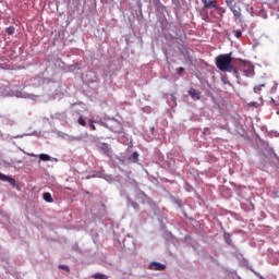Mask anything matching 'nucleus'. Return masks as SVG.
<instances>
[{
  "label": "nucleus",
  "instance_id": "f257e3e1",
  "mask_svg": "<svg viewBox=\"0 0 279 279\" xmlns=\"http://www.w3.org/2000/svg\"><path fill=\"white\" fill-rule=\"evenodd\" d=\"M216 66L222 73H239L232 65V53L219 54L216 57Z\"/></svg>",
  "mask_w": 279,
  "mask_h": 279
},
{
  "label": "nucleus",
  "instance_id": "6ab92c4d",
  "mask_svg": "<svg viewBox=\"0 0 279 279\" xmlns=\"http://www.w3.org/2000/svg\"><path fill=\"white\" fill-rule=\"evenodd\" d=\"M89 125H90V128L94 132H95V130H97V128L95 126V121L94 120H89Z\"/></svg>",
  "mask_w": 279,
  "mask_h": 279
},
{
  "label": "nucleus",
  "instance_id": "9b49d317",
  "mask_svg": "<svg viewBox=\"0 0 279 279\" xmlns=\"http://www.w3.org/2000/svg\"><path fill=\"white\" fill-rule=\"evenodd\" d=\"M129 160L131 162H138V153L137 151H134L130 157H129Z\"/></svg>",
  "mask_w": 279,
  "mask_h": 279
},
{
  "label": "nucleus",
  "instance_id": "4468645a",
  "mask_svg": "<svg viewBox=\"0 0 279 279\" xmlns=\"http://www.w3.org/2000/svg\"><path fill=\"white\" fill-rule=\"evenodd\" d=\"M265 88V84H260L254 87V93H260Z\"/></svg>",
  "mask_w": 279,
  "mask_h": 279
},
{
  "label": "nucleus",
  "instance_id": "9d476101",
  "mask_svg": "<svg viewBox=\"0 0 279 279\" xmlns=\"http://www.w3.org/2000/svg\"><path fill=\"white\" fill-rule=\"evenodd\" d=\"M92 278L93 279H108L109 277H108V275H104L101 272H96V274L92 275Z\"/></svg>",
  "mask_w": 279,
  "mask_h": 279
},
{
  "label": "nucleus",
  "instance_id": "6e6552de",
  "mask_svg": "<svg viewBox=\"0 0 279 279\" xmlns=\"http://www.w3.org/2000/svg\"><path fill=\"white\" fill-rule=\"evenodd\" d=\"M153 5L160 12L161 10H165V7L160 0H149Z\"/></svg>",
  "mask_w": 279,
  "mask_h": 279
},
{
  "label": "nucleus",
  "instance_id": "f3484780",
  "mask_svg": "<svg viewBox=\"0 0 279 279\" xmlns=\"http://www.w3.org/2000/svg\"><path fill=\"white\" fill-rule=\"evenodd\" d=\"M14 32H15L14 26H9V27L7 28V34H9L10 36H12V34H14Z\"/></svg>",
  "mask_w": 279,
  "mask_h": 279
},
{
  "label": "nucleus",
  "instance_id": "4be33fe9",
  "mask_svg": "<svg viewBox=\"0 0 279 279\" xmlns=\"http://www.w3.org/2000/svg\"><path fill=\"white\" fill-rule=\"evenodd\" d=\"M184 71V68H177V73L179 75H182V72Z\"/></svg>",
  "mask_w": 279,
  "mask_h": 279
},
{
  "label": "nucleus",
  "instance_id": "f8f14e48",
  "mask_svg": "<svg viewBox=\"0 0 279 279\" xmlns=\"http://www.w3.org/2000/svg\"><path fill=\"white\" fill-rule=\"evenodd\" d=\"M39 158H40L44 162H49V160H51V157H50L49 155H46V154L39 155Z\"/></svg>",
  "mask_w": 279,
  "mask_h": 279
},
{
  "label": "nucleus",
  "instance_id": "a211bd4d",
  "mask_svg": "<svg viewBox=\"0 0 279 279\" xmlns=\"http://www.w3.org/2000/svg\"><path fill=\"white\" fill-rule=\"evenodd\" d=\"M246 11L248 12V14L251 16H254V9L253 8H250V5H246Z\"/></svg>",
  "mask_w": 279,
  "mask_h": 279
},
{
  "label": "nucleus",
  "instance_id": "f03ea898",
  "mask_svg": "<svg viewBox=\"0 0 279 279\" xmlns=\"http://www.w3.org/2000/svg\"><path fill=\"white\" fill-rule=\"evenodd\" d=\"M226 3L229 10L232 12L234 21L238 23H243L245 20L243 17V12L241 11V4L236 3L234 0L226 1Z\"/></svg>",
  "mask_w": 279,
  "mask_h": 279
},
{
  "label": "nucleus",
  "instance_id": "423d86ee",
  "mask_svg": "<svg viewBox=\"0 0 279 279\" xmlns=\"http://www.w3.org/2000/svg\"><path fill=\"white\" fill-rule=\"evenodd\" d=\"M204 8H219V4H217V0H203Z\"/></svg>",
  "mask_w": 279,
  "mask_h": 279
},
{
  "label": "nucleus",
  "instance_id": "2eb2a0df",
  "mask_svg": "<svg viewBox=\"0 0 279 279\" xmlns=\"http://www.w3.org/2000/svg\"><path fill=\"white\" fill-rule=\"evenodd\" d=\"M233 34L235 38H241V36H243V32L241 29L233 31Z\"/></svg>",
  "mask_w": 279,
  "mask_h": 279
},
{
  "label": "nucleus",
  "instance_id": "aec40b11",
  "mask_svg": "<svg viewBox=\"0 0 279 279\" xmlns=\"http://www.w3.org/2000/svg\"><path fill=\"white\" fill-rule=\"evenodd\" d=\"M216 10H218V12H220V14H226V9H223L219 5H218V8H216Z\"/></svg>",
  "mask_w": 279,
  "mask_h": 279
},
{
  "label": "nucleus",
  "instance_id": "7ed1b4c3",
  "mask_svg": "<svg viewBox=\"0 0 279 279\" xmlns=\"http://www.w3.org/2000/svg\"><path fill=\"white\" fill-rule=\"evenodd\" d=\"M148 269H151L153 271H165V269H167V266L158 262H153L149 264Z\"/></svg>",
  "mask_w": 279,
  "mask_h": 279
},
{
  "label": "nucleus",
  "instance_id": "1a4fd4ad",
  "mask_svg": "<svg viewBox=\"0 0 279 279\" xmlns=\"http://www.w3.org/2000/svg\"><path fill=\"white\" fill-rule=\"evenodd\" d=\"M43 197H44L45 202H47L48 204H53V197L51 196V193L45 192L43 194Z\"/></svg>",
  "mask_w": 279,
  "mask_h": 279
},
{
  "label": "nucleus",
  "instance_id": "412c9836",
  "mask_svg": "<svg viewBox=\"0 0 279 279\" xmlns=\"http://www.w3.org/2000/svg\"><path fill=\"white\" fill-rule=\"evenodd\" d=\"M59 267H60V269H64V271H68V272L71 271V269L69 268V266L61 265V266H59Z\"/></svg>",
  "mask_w": 279,
  "mask_h": 279
},
{
  "label": "nucleus",
  "instance_id": "5701e85b",
  "mask_svg": "<svg viewBox=\"0 0 279 279\" xmlns=\"http://www.w3.org/2000/svg\"><path fill=\"white\" fill-rule=\"evenodd\" d=\"M205 132H210V130L209 129H205Z\"/></svg>",
  "mask_w": 279,
  "mask_h": 279
},
{
  "label": "nucleus",
  "instance_id": "dca6fc26",
  "mask_svg": "<svg viewBox=\"0 0 279 279\" xmlns=\"http://www.w3.org/2000/svg\"><path fill=\"white\" fill-rule=\"evenodd\" d=\"M78 125H82L83 128H86V120H84L83 117L78 118Z\"/></svg>",
  "mask_w": 279,
  "mask_h": 279
},
{
  "label": "nucleus",
  "instance_id": "20e7f679",
  "mask_svg": "<svg viewBox=\"0 0 279 279\" xmlns=\"http://www.w3.org/2000/svg\"><path fill=\"white\" fill-rule=\"evenodd\" d=\"M189 95L192 97V99H196V100L202 99V92H198L195 88H190Z\"/></svg>",
  "mask_w": 279,
  "mask_h": 279
},
{
  "label": "nucleus",
  "instance_id": "0eeeda50",
  "mask_svg": "<svg viewBox=\"0 0 279 279\" xmlns=\"http://www.w3.org/2000/svg\"><path fill=\"white\" fill-rule=\"evenodd\" d=\"M244 75H245L246 77H252V75H254V66H252V65H246V66L244 68Z\"/></svg>",
  "mask_w": 279,
  "mask_h": 279
},
{
  "label": "nucleus",
  "instance_id": "ddd939ff",
  "mask_svg": "<svg viewBox=\"0 0 279 279\" xmlns=\"http://www.w3.org/2000/svg\"><path fill=\"white\" fill-rule=\"evenodd\" d=\"M129 203L131 204V206H132L135 210H138V208H141V206L138 205V203L133 202L132 199H129Z\"/></svg>",
  "mask_w": 279,
  "mask_h": 279
},
{
  "label": "nucleus",
  "instance_id": "39448f33",
  "mask_svg": "<svg viewBox=\"0 0 279 279\" xmlns=\"http://www.w3.org/2000/svg\"><path fill=\"white\" fill-rule=\"evenodd\" d=\"M0 180H1V182H9V184H11L12 186H14V184H16V180H14L13 178L5 175L1 172H0Z\"/></svg>",
  "mask_w": 279,
  "mask_h": 279
}]
</instances>
